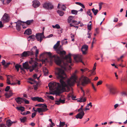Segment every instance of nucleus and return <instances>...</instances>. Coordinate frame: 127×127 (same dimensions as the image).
<instances>
[{
    "mask_svg": "<svg viewBox=\"0 0 127 127\" xmlns=\"http://www.w3.org/2000/svg\"><path fill=\"white\" fill-rule=\"evenodd\" d=\"M78 114L76 116V118L77 119L79 118L81 119L83 117L85 113L83 111H82Z\"/></svg>",
    "mask_w": 127,
    "mask_h": 127,
    "instance_id": "2eb2a0df",
    "label": "nucleus"
},
{
    "mask_svg": "<svg viewBox=\"0 0 127 127\" xmlns=\"http://www.w3.org/2000/svg\"><path fill=\"white\" fill-rule=\"evenodd\" d=\"M60 8L63 10H65L66 9V7L64 5H61Z\"/></svg>",
    "mask_w": 127,
    "mask_h": 127,
    "instance_id": "a18cd8bd",
    "label": "nucleus"
},
{
    "mask_svg": "<svg viewBox=\"0 0 127 127\" xmlns=\"http://www.w3.org/2000/svg\"><path fill=\"white\" fill-rule=\"evenodd\" d=\"M77 71L76 70L73 73L71 77L66 81V82L69 87L73 86L76 82L77 77L76 74L77 72Z\"/></svg>",
    "mask_w": 127,
    "mask_h": 127,
    "instance_id": "39448f33",
    "label": "nucleus"
},
{
    "mask_svg": "<svg viewBox=\"0 0 127 127\" xmlns=\"http://www.w3.org/2000/svg\"><path fill=\"white\" fill-rule=\"evenodd\" d=\"M91 83V81L90 79L87 77L82 76L79 79L77 86L78 84H81L84 86Z\"/></svg>",
    "mask_w": 127,
    "mask_h": 127,
    "instance_id": "423d86ee",
    "label": "nucleus"
},
{
    "mask_svg": "<svg viewBox=\"0 0 127 127\" xmlns=\"http://www.w3.org/2000/svg\"><path fill=\"white\" fill-rule=\"evenodd\" d=\"M13 95V93L11 91H9V93L8 94L7 93L5 94V95L7 97H10L12 96Z\"/></svg>",
    "mask_w": 127,
    "mask_h": 127,
    "instance_id": "cd10ccee",
    "label": "nucleus"
},
{
    "mask_svg": "<svg viewBox=\"0 0 127 127\" xmlns=\"http://www.w3.org/2000/svg\"><path fill=\"white\" fill-rule=\"evenodd\" d=\"M89 31H88V33L87 34V35H88V37L89 38H90L91 37V33H89Z\"/></svg>",
    "mask_w": 127,
    "mask_h": 127,
    "instance_id": "e2e57ef3",
    "label": "nucleus"
},
{
    "mask_svg": "<svg viewBox=\"0 0 127 127\" xmlns=\"http://www.w3.org/2000/svg\"><path fill=\"white\" fill-rule=\"evenodd\" d=\"M10 64V63H9V62L6 63V64H5L4 65V66L5 67H7Z\"/></svg>",
    "mask_w": 127,
    "mask_h": 127,
    "instance_id": "052dcab7",
    "label": "nucleus"
},
{
    "mask_svg": "<svg viewBox=\"0 0 127 127\" xmlns=\"http://www.w3.org/2000/svg\"><path fill=\"white\" fill-rule=\"evenodd\" d=\"M43 7L46 9H51L53 8V6L50 3H44L43 5Z\"/></svg>",
    "mask_w": 127,
    "mask_h": 127,
    "instance_id": "9d476101",
    "label": "nucleus"
},
{
    "mask_svg": "<svg viewBox=\"0 0 127 127\" xmlns=\"http://www.w3.org/2000/svg\"><path fill=\"white\" fill-rule=\"evenodd\" d=\"M87 14L89 16H90L91 17H92V13L90 10H89L87 11Z\"/></svg>",
    "mask_w": 127,
    "mask_h": 127,
    "instance_id": "de8ad7c7",
    "label": "nucleus"
},
{
    "mask_svg": "<svg viewBox=\"0 0 127 127\" xmlns=\"http://www.w3.org/2000/svg\"><path fill=\"white\" fill-rule=\"evenodd\" d=\"M86 98L85 97H82L80 98L79 99L77 100V101L79 102H84L86 101Z\"/></svg>",
    "mask_w": 127,
    "mask_h": 127,
    "instance_id": "412c9836",
    "label": "nucleus"
},
{
    "mask_svg": "<svg viewBox=\"0 0 127 127\" xmlns=\"http://www.w3.org/2000/svg\"><path fill=\"white\" fill-rule=\"evenodd\" d=\"M29 68H28V69H29L30 71V72L32 71L33 70H34V68H33V65H32V67L30 66L29 67Z\"/></svg>",
    "mask_w": 127,
    "mask_h": 127,
    "instance_id": "8fccbe9b",
    "label": "nucleus"
},
{
    "mask_svg": "<svg viewBox=\"0 0 127 127\" xmlns=\"http://www.w3.org/2000/svg\"><path fill=\"white\" fill-rule=\"evenodd\" d=\"M59 100L60 102V103H64L65 101V100L64 99H60Z\"/></svg>",
    "mask_w": 127,
    "mask_h": 127,
    "instance_id": "338daca9",
    "label": "nucleus"
},
{
    "mask_svg": "<svg viewBox=\"0 0 127 127\" xmlns=\"http://www.w3.org/2000/svg\"><path fill=\"white\" fill-rule=\"evenodd\" d=\"M121 96L123 97L127 96V94L125 92H122L120 93Z\"/></svg>",
    "mask_w": 127,
    "mask_h": 127,
    "instance_id": "4c0bfd02",
    "label": "nucleus"
},
{
    "mask_svg": "<svg viewBox=\"0 0 127 127\" xmlns=\"http://www.w3.org/2000/svg\"><path fill=\"white\" fill-rule=\"evenodd\" d=\"M73 22L74 23V25H78V24H80V21H79L78 22H77L76 21H73Z\"/></svg>",
    "mask_w": 127,
    "mask_h": 127,
    "instance_id": "13d9d810",
    "label": "nucleus"
},
{
    "mask_svg": "<svg viewBox=\"0 0 127 127\" xmlns=\"http://www.w3.org/2000/svg\"><path fill=\"white\" fill-rule=\"evenodd\" d=\"M7 77V83L8 85H10V77L8 76H6Z\"/></svg>",
    "mask_w": 127,
    "mask_h": 127,
    "instance_id": "ea45409f",
    "label": "nucleus"
},
{
    "mask_svg": "<svg viewBox=\"0 0 127 127\" xmlns=\"http://www.w3.org/2000/svg\"><path fill=\"white\" fill-rule=\"evenodd\" d=\"M45 54H47L51 58H54L55 63L64 69L66 68V66L68 65V64L71 63L72 62L70 54H69L68 55L65 56L64 58V61H63L60 57L57 55H54L52 56L50 52H44L40 54V56H42Z\"/></svg>",
    "mask_w": 127,
    "mask_h": 127,
    "instance_id": "f03ea898",
    "label": "nucleus"
},
{
    "mask_svg": "<svg viewBox=\"0 0 127 127\" xmlns=\"http://www.w3.org/2000/svg\"><path fill=\"white\" fill-rule=\"evenodd\" d=\"M55 103L58 105L60 104V100H56L55 101Z\"/></svg>",
    "mask_w": 127,
    "mask_h": 127,
    "instance_id": "6e6d98bb",
    "label": "nucleus"
},
{
    "mask_svg": "<svg viewBox=\"0 0 127 127\" xmlns=\"http://www.w3.org/2000/svg\"><path fill=\"white\" fill-rule=\"evenodd\" d=\"M60 41H58L57 43L54 45L53 48L57 53L60 55H65L66 52L65 51L63 50V48L61 46H60Z\"/></svg>",
    "mask_w": 127,
    "mask_h": 127,
    "instance_id": "20e7f679",
    "label": "nucleus"
},
{
    "mask_svg": "<svg viewBox=\"0 0 127 127\" xmlns=\"http://www.w3.org/2000/svg\"><path fill=\"white\" fill-rule=\"evenodd\" d=\"M35 106L40 107V108H37L36 110H34V111L36 112H37L41 115H44L43 112H46L48 110L47 108V105L45 104H36Z\"/></svg>",
    "mask_w": 127,
    "mask_h": 127,
    "instance_id": "7ed1b4c3",
    "label": "nucleus"
},
{
    "mask_svg": "<svg viewBox=\"0 0 127 127\" xmlns=\"http://www.w3.org/2000/svg\"><path fill=\"white\" fill-rule=\"evenodd\" d=\"M14 123L13 122H11L10 120H7L6 122V124L8 127L10 126L13 123Z\"/></svg>",
    "mask_w": 127,
    "mask_h": 127,
    "instance_id": "5701e85b",
    "label": "nucleus"
},
{
    "mask_svg": "<svg viewBox=\"0 0 127 127\" xmlns=\"http://www.w3.org/2000/svg\"><path fill=\"white\" fill-rule=\"evenodd\" d=\"M43 71L44 74L46 75H47L48 72V70L45 68H43Z\"/></svg>",
    "mask_w": 127,
    "mask_h": 127,
    "instance_id": "e433bc0d",
    "label": "nucleus"
},
{
    "mask_svg": "<svg viewBox=\"0 0 127 127\" xmlns=\"http://www.w3.org/2000/svg\"><path fill=\"white\" fill-rule=\"evenodd\" d=\"M83 105H81V107L78 109V111L79 112H81L82 111H83Z\"/></svg>",
    "mask_w": 127,
    "mask_h": 127,
    "instance_id": "864d4df0",
    "label": "nucleus"
},
{
    "mask_svg": "<svg viewBox=\"0 0 127 127\" xmlns=\"http://www.w3.org/2000/svg\"><path fill=\"white\" fill-rule=\"evenodd\" d=\"M89 106H90L91 107H92V103L91 102H90L86 106V107H88Z\"/></svg>",
    "mask_w": 127,
    "mask_h": 127,
    "instance_id": "4d7b16f0",
    "label": "nucleus"
},
{
    "mask_svg": "<svg viewBox=\"0 0 127 127\" xmlns=\"http://www.w3.org/2000/svg\"><path fill=\"white\" fill-rule=\"evenodd\" d=\"M1 20L4 23L8 22L9 21V15L6 13H5L1 18Z\"/></svg>",
    "mask_w": 127,
    "mask_h": 127,
    "instance_id": "1a4fd4ad",
    "label": "nucleus"
},
{
    "mask_svg": "<svg viewBox=\"0 0 127 127\" xmlns=\"http://www.w3.org/2000/svg\"><path fill=\"white\" fill-rule=\"evenodd\" d=\"M48 98L50 99H51L52 100H53L54 99V97L51 95H48L47 96Z\"/></svg>",
    "mask_w": 127,
    "mask_h": 127,
    "instance_id": "09e8293b",
    "label": "nucleus"
},
{
    "mask_svg": "<svg viewBox=\"0 0 127 127\" xmlns=\"http://www.w3.org/2000/svg\"><path fill=\"white\" fill-rule=\"evenodd\" d=\"M26 119L27 118L25 117H24L20 119L21 122H25Z\"/></svg>",
    "mask_w": 127,
    "mask_h": 127,
    "instance_id": "c03bdc74",
    "label": "nucleus"
},
{
    "mask_svg": "<svg viewBox=\"0 0 127 127\" xmlns=\"http://www.w3.org/2000/svg\"><path fill=\"white\" fill-rule=\"evenodd\" d=\"M23 101H24L25 102V104H29V101L25 99L24 98H23Z\"/></svg>",
    "mask_w": 127,
    "mask_h": 127,
    "instance_id": "603ef678",
    "label": "nucleus"
},
{
    "mask_svg": "<svg viewBox=\"0 0 127 127\" xmlns=\"http://www.w3.org/2000/svg\"><path fill=\"white\" fill-rule=\"evenodd\" d=\"M52 27L54 29H58L60 28V27L58 24H56L55 25H52Z\"/></svg>",
    "mask_w": 127,
    "mask_h": 127,
    "instance_id": "7c9ffc66",
    "label": "nucleus"
},
{
    "mask_svg": "<svg viewBox=\"0 0 127 127\" xmlns=\"http://www.w3.org/2000/svg\"><path fill=\"white\" fill-rule=\"evenodd\" d=\"M102 81L101 80H100L97 82V85L98 86L101 84L102 83Z\"/></svg>",
    "mask_w": 127,
    "mask_h": 127,
    "instance_id": "bf43d9fd",
    "label": "nucleus"
},
{
    "mask_svg": "<svg viewBox=\"0 0 127 127\" xmlns=\"http://www.w3.org/2000/svg\"><path fill=\"white\" fill-rule=\"evenodd\" d=\"M75 3L77 4L83 8H85V6L84 5L81 3L80 2H76Z\"/></svg>",
    "mask_w": 127,
    "mask_h": 127,
    "instance_id": "f704fd0d",
    "label": "nucleus"
},
{
    "mask_svg": "<svg viewBox=\"0 0 127 127\" xmlns=\"http://www.w3.org/2000/svg\"><path fill=\"white\" fill-rule=\"evenodd\" d=\"M88 29L90 32L91 29V21L89 23V25H88Z\"/></svg>",
    "mask_w": 127,
    "mask_h": 127,
    "instance_id": "a19ab883",
    "label": "nucleus"
},
{
    "mask_svg": "<svg viewBox=\"0 0 127 127\" xmlns=\"http://www.w3.org/2000/svg\"><path fill=\"white\" fill-rule=\"evenodd\" d=\"M65 124L64 122H62L60 121V123L59 125L58 126H57L59 127H63L65 125Z\"/></svg>",
    "mask_w": 127,
    "mask_h": 127,
    "instance_id": "72a5a7b5",
    "label": "nucleus"
},
{
    "mask_svg": "<svg viewBox=\"0 0 127 127\" xmlns=\"http://www.w3.org/2000/svg\"><path fill=\"white\" fill-rule=\"evenodd\" d=\"M34 49V50H36L35 55V57H37V55L38 54L39 51H38V50L37 49L36 47L35 46H34L33 47V48L32 49Z\"/></svg>",
    "mask_w": 127,
    "mask_h": 127,
    "instance_id": "bb28decb",
    "label": "nucleus"
},
{
    "mask_svg": "<svg viewBox=\"0 0 127 127\" xmlns=\"http://www.w3.org/2000/svg\"><path fill=\"white\" fill-rule=\"evenodd\" d=\"M36 115V113L35 112H34L33 113L32 115V118H34Z\"/></svg>",
    "mask_w": 127,
    "mask_h": 127,
    "instance_id": "0e129e2a",
    "label": "nucleus"
},
{
    "mask_svg": "<svg viewBox=\"0 0 127 127\" xmlns=\"http://www.w3.org/2000/svg\"><path fill=\"white\" fill-rule=\"evenodd\" d=\"M21 66V65H19L18 64H16L15 65V67L16 69L17 70V71H18L19 70V68Z\"/></svg>",
    "mask_w": 127,
    "mask_h": 127,
    "instance_id": "473e14b6",
    "label": "nucleus"
},
{
    "mask_svg": "<svg viewBox=\"0 0 127 127\" xmlns=\"http://www.w3.org/2000/svg\"><path fill=\"white\" fill-rule=\"evenodd\" d=\"M37 74H34L33 76V79L35 80V79H36L37 78Z\"/></svg>",
    "mask_w": 127,
    "mask_h": 127,
    "instance_id": "774afa93",
    "label": "nucleus"
},
{
    "mask_svg": "<svg viewBox=\"0 0 127 127\" xmlns=\"http://www.w3.org/2000/svg\"><path fill=\"white\" fill-rule=\"evenodd\" d=\"M16 108L18 110L21 111L22 112L24 111L25 110L24 107L22 106L20 107H16Z\"/></svg>",
    "mask_w": 127,
    "mask_h": 127,
    "instance_id": "c756f323",
    "label": "nucleus"
},
{
    "mask_svg": "<svg viewBox=\"0 0 127 127\" xmlns=\"http://www.w3.org/2000/svg\"><path fill=\"white\" fill-rule=\"evenodd\" d=\"M37 97H32V99L33 101H37Z\"/></svg>",
    "mask_w": 127,
    "mask_h": 127,
    "instance_id": "69168bd1",
    "label": "nucleus"
},
{
    "mask_svg": "<svg viewBox=\"0 0 127 127\" xmlns=\"http://www.w3.org/2000/svg\"><path fill=\"white\" fill-rule=\"evenodd\" d=\"M92 10L95 15H96L98 12V10L95 9L94 8H92Z\"/></svg>",
    "mask_w": 127,
    "mask_h": 127,
    "instance_id": "c85d7f7f",
    "label": "nucleus"
},
{
    "mask_svg": "<svg viewBox=\"0 0 127 127\" xmlns=\"http://www.w3.org/2000/svg\"><path fill=\"white\" fill-rule=\"evenodd\" d=\"M96 63H95L94 64L93 69L91 71L92 74L93 75H94L95 74V72L94 71V70L96 69Z\"/></svg>",
    "mask_w": 127,
    "mask_h": 127,
    "instance_id": "a878e982",
    "label": "nucleus"
},
{
    "mask_svg": "<svg viewBox=\"0 0 127 127\" xmlns=\"http://www.w3.org/2000/svg\"><path fill=\"white\" fill-rule=\"evenodd\" d=\"M67 40V39H64L61 41V42L62 44H66L67 43V41H65Z\"/></svg>",
    "mask_w": 127,
    "mask_h": 127,
    "instance_id": "c9c22d12",
    "label": "nucleus"
},
{
    "mask_svg": "<svg viewBox=\"0 0 127 127\" xmlns=\"http://www.w3.org/2000/svg\"><path fill=\"white\" fill-rule=\"evenodd\" d=\"M10 89V87L9 86H7L5 88V91L6 92L8 91Z\"/></svg>",
    "mask_w": 127,
    "mask_h": 127,
    "instance_id": "5fc2aeb1",
    "label": "nucleus"
},
{
    "mask_svg": "<svg viewBox=\"0 0 127 127\" xmlns=\"http://www.w3.org/2000/svg\"><path fill=\"white\" fill-rule=\"evenodd\" d=\"M110 92V93L112 94H114L116 92V89L113 87H111L109 88Z\"/></svg>",
    "mask_w": 127,
    "mask_h": 127,
    "instance_id": "f3484780",
    "label": "nucleus"
},
{
    "mask_svg": "<svg viewBox=\"0 0 127 127\" xmlns=\"http://www.w3.org/2000/svg\"><path fill=\"white\" fill-rule=\"evenodd\" d=\"M35 38V36L34 35H32L30 36L28 38V41H30L31 40L33 41L34 40Z\"/></svg>",
    "mask_w": 127,
    "mask_h": 127,
    "instance_id": "b1692460",
    "label": "nucleus"
},
{
    "mask_svg": "<svg viewBox=\"0 0 127 127\" xmlns=\"http://www.w3.org/2000/svg\"><path fill=\"white\" fill-rule=\"evenodd\" d=\"M56 74L57 78L60 79V85L59 83L56 82H50L48 84V86L50 90H55V89L62 90L65 88H68L69 87L66 82H65V79L66 76L64 70L61 69L57 68L56 69Z\"/></svg>",
    "mask_w": 127,
    "mask_h": 127,
    "instance_id": "f257e3e1",
    "label": "nucleus"
},
{
    "mask_svg": "<svg viewBox=\"0 0 127 127\" xmlns=\"http://www.w3.org/2000/svg\"><path fill=\"white\" fill-rule=\"evenodd\" d=\"M74 35L73 34L71 33V37L72 39L71 40L72 41H74Z\"/></svg>",
    "mask_w": 127,
    "mask_h": 127,
    "instance_id": "3c124183",
    "label": "nucleus"
},
{
    "mask_svg": "<svg viewBox=\"0 0 127 127\" xmlns=\"http://www.w3.org/2000/svg\"><path fill=\"white\" fill-rule=\"evenodd\" d=\"M32 21V20H28L26 22H24V23H25L27 25H30Z\"/></svg>",
    "mask_w": 127,
    "mask_h": 127,
    "instance_id": "79ce46f5",
    "label": "nucleus"
},
{
    "mask_svg": "<svg viewBox=\"0 0 127 127\" xmlns=\"http://www.w3.org/2000/svg\"><path fill=\"white\" fill-rule=\"evenodd\" d=\"M31 30L30 29H28L25 31L24 33L27 35H30L32 33Z\"/></svg>",
    "mask_w": 127,
    "mask_h": 127,
    "instance_id": "aec40b11",
    "label": "nucleus"
},
{
    "mask_svg": "<svg viewBox=\"0 0 127 127\" xmlns=\"http://www.w3.org/2000/svg\"><path fill=\"white\" fill-rule=\"evenodd\" d=\"M57 12L60 16H63L64 14V12L59 10H57Z\"/></svg>",
    "mask_w": 127,
    "mask_h": 127,
    "instance_id": "2f4dec72",
    "label": "nucleus"
},
{
    "mask_svg": "<svg viewBox=\"0 0 127 127\" xmlns=\"http://www.w3.org/2000/svg\"><path fill=\"white\" fill-rule=\"evenodd\" d=\"M88 47V46L86 45H84L82 46L81 50L83 54L86 55L87 54Z\"/></svg>",
    "mask_w": 127,
    "mask_h": 127,
    "instance_id": "9b49d317",
    "label": "nucleus"
},
{
    "mask_svg": "<svg viewBox=\"0 0 127 127\" xmlns=\"http://www.w3.org/2000/svg\"><path fill=\"white\" fill-rule=\"evenodd\" d=\"M24 22L21 21L20 20L18 21L17 22H15V23H16V29L18 31H20L22 23L24 24Z\"/></svg>",
    "mask_w": 127,
    "mask_h": 127,
    "instance_id": "ddd939ff",
    "label": "nucleus"
},
{
    "mask_svg": "<svg viewBox=\"0 0 127 127\" xmlns=\"http://www.w3.org/2000/svg\"><path fill=\"white\" fill-rule=\"evenodd\" d=\"M32 6L34 8H37L40 4V2L37 0H34L32 2Z\"/></svg>",
    "mask_w": 127,
    "mask_h": 127,
    "instance_id": "4468645a",
    "label": "nucleus"
},
{
    "mask_svg": "<svg viewBox=\"0 0 127 127\" xmlns=\"http://www.w3.org/2000/svg\"><path fill=\"white\" fill-rule=\"evenodd\" d=\"M78 11L73 10H71V12L72 14L76 15L77 14Z\"/></svg>",
    "mask_w": 127,
    "mask_h": 127,
    "instance_id": "37998d69",
    "label": "nucleus"
},
{
    "mask_svg": "<svg viewBox=\"0 0 127 127\" xmlns=\"http://www.w3.org/2000/svg\"><path fill=\"white\" fill-rule=\"evenodd\" d=\"M37 101L39 102H43L44 99L41 97H37Z\"/></svg>",
    "mask_w": 127,
    "mask_h": 127,
    "instance_id": "58836bf2",
    "label": "nucleus"
},
{
    "mask_svg": "<svg viewBox=\"0 0 127 127\" xmlns=\"http://www.w3.org/2000/svg\"><path fill=\"white\" fill-rule=\"evenodd\" d=\"M29 80H30L31 81H29V82L31 84H33L34 83H35L36 84H37V82L35 81L34 79H33L32 78H30Z\"/></svg>",
    "mask_w": 127,
    "mask_h": 127,
    "instance_id": "393cba45",
    "label": "nucleus"
},
{
    "mask_svg": "<svg viewBox=\"0 0 127 127\" xmlns=\"http://www.w3.org/2000/svg\"><path fill=\"white\" fill-rule=\"evenodd\" d=\"M73 91H72L71 93H70L67 96L68 98L70 97H72L73 96Z\"/></svg>",
    "mask_w": 127,
    "mask_h": 127,
    "instance_id": "49530a36",
    "label": "nucleus"
},
{
    "mask_svg": "<svg viewBox=\"0 0 127 127\" xmlns=\"http://www.w3.org/2000/svg\"><path fill=\"white\" fill-rule=\"evenodd\" d=\"M74 18L73 16H70L69 17L68 19V23H72L74 25V23L73 22L74 21H75L74 20Z\"/></svg>",
    "mask_w": 127,
    "mask_h": 127,
    "instance_id": "dca6fc26",
    "label": "nucleus"
},
{
    "mask_svg": "<svg viewBox=\"0 0 127 127\" xmlns=\"http://www.w3.org/2000/svg\"><path fill=\"white\" fill-rule=\"evenodd\" d=\"M23 66L25 69H28V68H29V67L30 66L28 63L27 62H25L24 63H23Z\"/></svg>",
    "mask_w": 127,
    "mask_h": 127,
    "instance_id": "6ab92c4d",
    "label": "nucleus"
},
{
    "mask_svg": "<svg viewBox=\"0 0 127 127\" xmlns=\"http://www.w3.org/2000/svg\"><path fill=\"white\" fill-rule=\"evenodd\" d=\"M44 32L42 33H38L36 34L35 37H36L37 41L41 42L42 39V38L44 37Z\"/></svg>",
    "mask_w": 127,
    "mask_h": 127,
    "instance_id": "6e6552de",
    "label": "nucleus"
},
{
    "mask_svg": "<svg viewBox=\"0 0 127 127\" xmlns=\"http://www.w3.org/2000/svg\"><path fill=\"white\" fill-rule=\"evenodd\" d=\"M33 68H34V70L36 72H40V70L38 69V66L37 65L35 64L34 65H33Z\"/></svg>",
    "mask_w": 127,
    "mask_h": 127,
    "instance_id": "4be33fe9",
    "label": "nucleus"
},
{
    "mask_svg": "<svg viewBox=\"0 0 127 127\" xmlns=\"http://www.w3.org/2000/svg\"><path fill=\"white\" fill-rule=\"evenodd\" d=\"M82 55L79 54L76 55L74 57V59L76 62H81L83 64H84V63L82 61Z\"/></svg>",
    "mask_w": 127,
    "mask_h": 127,
    "instance_id": "f8f14e48",
    "label": "nucleus"
},
{
    "mask_svg": "<svg viewBox=\"0 0 127 127\" xmlns=\"http://www.w3.org/2000/svg\"><path fill=\"white\" fill-rule=\"evenodd\" d=\"M80 70L82 72V73H84L87 70V68L84 69H81Z\"/></svg>",
    "mask_w": 127,
    "mask_h": 127,
    "instance_id": "680f3d73",
    "label": "nucleus"
},
{
    "mask_svg": "<svg viewBox=\"0 0 127 127\" xmlns=\"http://www.w3.org/2000/svg\"><path fill=\"white\" fill-rule=\"evenodd\" d=\"M34 53L33 51H24L21 54H18L16 55L21 56V57H27L30 55H32L34 54Z\"/></svg>",
    "mask_w": 127,
    "mask_h": 127,
    "instance_id": "0eeeda50",
    "label": "nucleus"
},
{
    "mask_svg": "<svg viewBox=\"0 0 127 127\" xmlns=\"http://www.w3.org/2000/svg\"><path fill=\"white\" fill-rule=\"evenodd\" d=\"M23 98L20 97H18L15 99L17 102L18 104H20L23 102Z\"/></svg>",
    "mask_w": 127,
    "mask_h": 127,
    "instance_id": "a211bd4d",
    "label": "nucleus"
}]
</instances>
